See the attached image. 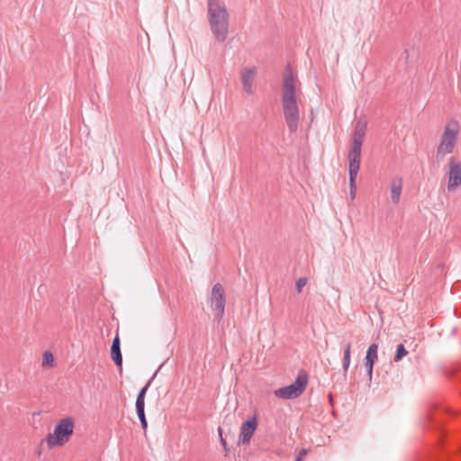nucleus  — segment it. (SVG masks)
I'll return each mask as SVG.
<instances>
[{
	"instance_id": "6ab92c4d",
	"label": "nucleus",
	"mask_w": 461,
	"mask_h": 461,
	"mask_svg": "<svg viewBox=\"0 0 461 461\" xmlns=\"http://www.w3.org/2000/svg\"><path fill=\"white\" fill-rule=\"evenodd\" d=\"M145 407V399H141L140 397H137L136 400V411L137 413L144 412Z\"/></svg>"
},
{
	"instance_id": "412c9836",
	"label": "nucleus",
	"mask_w": 461,
	"mask_h": 461,
	"mask_svg": "<svg viewBox=\"0 0 461 461\" xmlns=\"http://www.w3.org/2000/svg\"><path fill=\"white\" fill-rule=\"evenodd\" d=\"M138 414V417L140 420V423H141V427L146 429L147 427H148V423H147V420H146V417H145V411L144 412H140V413H137Z\"/></svg>"
},
{
	"instance_id": "f8f14e48",
	"label": "nucleus",
	"mask_w": 461,
	"mask_h": 461,
	"mask_svg": "<svg viewBox=\"0 0 461 461\" xmlns=\"http://www.w3.org/2000/svg\"><path fill=\"white\" fill-rule=\"evenodd\" d=\"M256 75V69L252 68H244L241 71V82L243 86L244 91L250 95L253 92V80Z\"/></svg>"
},
{
	"instance_id": "aec40b11",
	"label": "nucleus",
	"mask_w": 461,
	"mask_h": 461,
	"mask_svg": "<svg viewBox=\"0 0 461 461\" xmlns=\"http://www.w3.org/2000/svg\"><path fill=\"white\" fill-rule=\"evenodd\" d=\"M307 279L305 277H301L296 281V289L298 293H301L303 288L306 285Z\"/></svg>"
},
{
	"instance_id": "20e7f679",
	"label": "nucleus",
	"mask_w": 461,
	"mask_h": 461,
	"mask_svg": "<svg viewBox=\"0 0 461 461\" xmlns=\"http://www.w3.org/2000/svg\"><path fill=\"white\" fill-rule=\"evenodd\" d=\"M75 420L72 417H66L59 420L52 433L46 438L50 447H61L68 443L74 433Z\"/></svg>"
},
{
	"instance_id": "9d476101",
	"label": "nucleus",
	"mask_w": 461,
	"mask_h": 461,
	"mask_svg": "<svg viewBox=\"0 0 461 461\" xmlns=\"http://www.w3.org/2000/svg\"><path fill=\"white\" fill-rule=\"evenodd\" d=\"M361 149H350L348 152L349 180H357L360 167Z\"/></svg>"
},
{
	"instance_id": "423d86ee",
	"label": "nucleus",
	"mask_w": 461,
	"mask_h": 461,
	"mask_svg": "<svg viewBox=\"0 0 461 461\" xmlns=\"http://www.w3.org/2000/svg\"><path fill=\"white\" fill-rule=\"evenodd\" d=\"M306 385L307 377L299 375L292 384L275 390L274 394L279 399H294L303 393Z\"/></svg>"
},
{
	"instance_id": "6e6552de",
	"label": "nucleus",
	"mask_w": 461,
	"mask_h": 461,
	"mask_svg": "<svg viewBox=\"0 0 461 461\" xmlns=\"http://www.w3.org/2000/svg\"><path fill=\"white\" fill-rule=\"evenodd\" d=\"M367 122L365 119L357 121L354 128L350 149H361L366 136Z\"/></svg>"
},
{
	"instance_id": "b1692460",
	"label": "nucleus",
	"mask_w": 461,
	"mask_h": 461,
	"mask_svg": "<svg viewBox=\"0 0 461 461\" xmlns=\"http://www.w3.org/2000/svg\"><path fill=\"white\" fill-rule=\"evenodd\" d=\"M218 432H219L221 443L226 448L227 443H226V440L222 437V429H221V428H218Z\"/></svg>"
},
{
	"instance_id": "ddd939ff",
	"label": "nucleus",
	"mask_w": 461,
	"mask_h": 461,
	"mask_svg": "<svg viewBox=\"0 0 461 461\" xmlns=\"http://www.w3.org/2000/svg\"><path fill=\"white\" fill-rule=\"evenodd\" d=\"M377 351H378V346L376 344L370 345L366 351V358H365V361H366L365 366L367 369L369 376L372 375L373 366H374L375 362L377 359Z\"/></svg>"
},
{
	"instance_id": "4be33fe9",
	"label": "nucleus",
	"mask_w": 461,
	"mask_h": 461,
	"mask_svg": "<svg viewBox=\"0 0 461 461\" xmlns=\"http://www.w3.org/2000/svg\"><path fill=\"white\" fill-rule=\"evenodd\" d=\"M307 454H308V450L307 449H305V448L301 449L300 452L298 453L296 460L303 461V458L307 456Z\"/></svg>"
},
{
	"instance_id": "f3484780",
	"label": "nucleus",
	"mask_w": 461,
	"mask_h": 461,
	"mask_svg": "<svg viewBox=\"0 0 461 461\" xmlns=\"http://www.w3.org/2000/svg\"><path fill=\"white\" fill-rule=\"evenodd\" d=\"M53 362H54L53 355L49 351L44 352L43 356H42V366H51L53 365Z\"/></svg>"
},
{
	"instance_id": "9b49d317",
	"label": "nucleus",
	"mask_w": 461,
	"mask_h": 461,
	"mask_svg": "<svg viewBox=\"0 0 461 461\" xmlns=\"http://www.w3.org/2000/svg\"><path fill=\"white\" fill-rule=\"evenodd\" d=\"M403 180L401 176H395L391 178L389 183L390 197L393 204L400 203L402 191Z\"/></svg>"
},
{
	"instance_id": "4468645a",
	"label": "nucleus",
	"mask_w": 461,
	"mask_h": 461,
	"mask_svg": "<svg viewBox=\"0 0 461 461\" xmlns=\"http://www.w3.org/2000/svg\"><path fill=\"white\" fill-rule=\"evenodd\" d=\"M111 357L117 366L122 367V357L121 353L120 339L118 335H116L113 340L111 347Z\"/></svg>"
},
{
	"instance_id": "f257e3e1",
	"label": "nucleus",
	"mask_w": 461,
	"mask_h": 461,
	"mask_svg": "<svg viewBox=\"0 0 461 461\" xmlns=\"http://www.w3.org/2000/svg\"><path fill=\"white\" fill-rule=\"evenodd\" d=\"M300 83L290 68L285 70L283 77L282 105L286 125L291 132L296 131L300 122L298 95Z\"/></svg>"
},
{
	"instance_id": "a211bd4d",
	"label": "nucleus",
	"mask_w": 461,
	"mask_h": 461,
	"mask_svg": "<svg viewBox=\"0 0 461 461\" xmlns=\"http://www.w3.org/2000/svg\"><path fill=\"white\" fill-rule=\"evenodd\" d=\"M357 193V182L356 180H349V196L350 200L353 201L356 197Z\"/></svg>"
},
{
	"instance_id": "1a4fd4ad",
	"label": "nucleus",
	"mask_w": 461,
	"mask_h": 461,
	"mask_svg": "<svg viewBox=\"0 0 461 461\" xmlns=\"http://www.w3.org/2000/svg\"><path fill=\"white\" fill-rule=\"evenodd\" d=\"M258 427V420L256 417H252L246 420L240 428V435H239V444L245 445L248 444L254 432L256 431Z\"/></svg>"
},
{
	"instance_id": "7ed1b4c3",
	"label": "nucleus",
	"mask_w": 461,
	"mask_h": 461,
	"mask_svg": "<svg viewBox=\"0 0 461 461\" xmlns=\"http://www.w3.org/2000/svg\"><path fill=\"white\" fill-rule=\"evenodd\" d=\"M461 124L456 119L447 121L443 128L437 148V158H444L454 152L458 141Z\"/></svg>"
},
{
	"instance_id": "5701e85b",
	"label": "nucleus",
	"mask_w": 461,
	"mask_h": 461,
	"mask_svg": "<svg viewBox=\"0 0 461 461\" xmlns=\"http://www.w3.org/2000/svg\"><path fill=\"white\" fill-rule=\"evenodd\" d=\"M149 386V382L140 391L137 397H140L141 399H145L146 393L148 391V388Z\"/></svg>"
},
{
	"instance_id": "f03ea898",
	"label": "nucleus",
	"mask_w": 461,
	"mask_h": 461,
	"mask_svg": "<svg viewBox=\"0 0 461 461\" xmlns=\"http://www.w3.org/2000/svg\"><path fill=\"white\" fill-rule=\"evenodd\" d=\"M208 22L215 40L223 42L229 33L230 14L223 0H207Z\"/></svg>"
},
{
	"instance_id": "2eb2a0df",
	"label": "nucleus",
	"mask_w": 461,
	"mask_h": 461,
	"mask_svg": "<svg viewBox=\"0 0 461 461\" xmlns=\"http://www.w3.org/2000/svg\"><path fill=\"white\" fill-rule=\"evenodd\" d=\"M350 348H351L350 343H348L344 348V357H343V371H344V373L348 372V369L350 365Z\"/></svg>"
},
{
	"instance_id": "39448f33",
	"label": "nucleus",
	"mask_w": 461,
	"mask_h": 461,
	"mask_svg": "<svg viewBox=\"0 0 461 461\" xmlns=\"http://www.w3.org/2000/svg\"><path fill=\"white\" fill-rule=\"evenodd\" d=\"M209 304L214 312V317L218 321L221 320L225 311L226 297L224 288L221 284L217 283L212 286Z\"/></svg>"
},
{
	"instance_id": "dca6fc26",
	"label": "nucleus",
	"mask_w": 461,
	"mask_h": 461,
	"mask_svg": "<svg viewBox=\"0 0 461 461\" xmlns=\"http://www.w3.org/2000/svg\"><path fill=\"white\" fill-rule=\"evenodd\" d=\"M408 354V351L405 349L404 346L402 344H400L397 347L396 354L394 357L395 361H400L406 355Z\"/></svg>"
},
{
	"instance_id": "0eeeda50",
	"label": "nucleus",
	"mask_w": 461,
	"mask_h": 461,
	"mask_svg": "<svg viewBox=\"0 0 461 461\" xmlns=\"http://www.w3.org/2000/svg\"><path fill=\"white\" fill-rule=\"evenodd\" d=\"M447 191L455 192L461 185V162L451 157L447 164Z\"/></svg>"
}]
</instances>
